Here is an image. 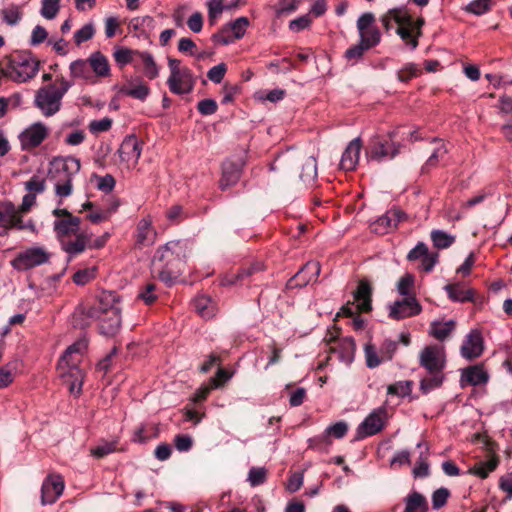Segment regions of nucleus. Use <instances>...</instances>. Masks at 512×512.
Here are the masks:
<instances>
[{
    "label": "nucleus",
    "mask_w": 512,
    "mask_h": 512,
    "mask_svg": "<svg viewBox=\"0 0 512 512\" xmlns=\"http://www.w3.org/2000/svg\"><path fill=\"white\" fill-rule=\"evenodd\" d=\"M414 286V276L412 274L403 275L397 283V291L403 297L414 296L412 288Z\"/></svg>",
    "instance_id": "obj_49"
},
{
    "label": "nucleus",
    "mask_w": 512,
    "mask_h": 512,
    "mask_svg": "<svg viewBox=\"0 0 512 512\" xmlns=\"http://www.w3.org/2000/svg\"><path fill=\"white\" fill-rule=\"evenodd\" d=\"M112 126V120L108 117L93 120L89 124V129L92 133H100L108 131Z\"/></svg>",
    "instance_id": "obj_64"
},
{
    "label": "nucleus",
    "mask_w": 512,
    "mask_h": 512,
    "mask_svg": "<svg viewBox=\"0 0 512 512\" xmlns=\"http://www.w3.org/2000/svg\"><path fill=\"white\" fill-rule=\"evenodd\" d=\"M47 36L48 33L46 29L41 25H37L32 30L29 43L31 46H37L43 43L47 39Z\"/></svg>",
    "instance_id": "obj_62"
},
{
    "label": "nucleus",
    "mask_w": 512,
    "mask_h": 512,
    "mask_svg": "<svg viewBox=\"0 0 512 512\" xmlns=\"http://www.w3.org/2000/svg\"><path fill=\"white\" fill-rule=\"evenodd\" d=\"M60 9L59 0H42L40 14L48 20L54 19Z\"/></svg>",
    "instance_id": "obj_48"
},
{
    "label": "nucleus",
    "mask_w": 512,
    "mask_h": 512,
    "mask_svg": "<svg viewBox=\"0 0 512 512\" xmlns=\"http://www.w3.org/2000/svg\"><path fill=\"white\" fill-rule=\"evenodd\" d=\"M424 25V19L419 18L416 21L409 15L408 23L400 24L396 33L400 36L412 50L418 46V38L421 36V28Z\"/></svg>",
    "instance_id": "obj_15"
},
{
    "label": "nucleus",
    "mask_w": 512,
    "mask_h": 512,
    "mask_svg": "<svg viewBox=\"0 0 512 512\" xmlns=\"http://www.w3.org/2000/svg\"><path fill=\"white\" fill-rule=\"evenodd\" d=\"M300 180L305 185L314 184L317 178V162L315 157H305L301 163V173L299 175Z\"/></svg>",
    "instance_id": "obj_32"
},
{
    "label": "nucleus",
    "mask_w": 512,
    "mask_h": 512,
    "mask_svg": "<svg viewBox=\"0 0 512 512\" xmlns=\"http://www.w3.org/2000/svg\"><path fill=\"white\" fill-rule=\"evenodd\" d=\"M497 464L498 461L496 458H490L485 462H480L476 464L472 469L469 470V473L484 479L488 477L489 473L496 468Z\"/></svg>",
    "instance_id": "obj_45"
},
{
    "label": "nucleus",
    "mask_w": 512,
    "mask_h": 512,
    "mask_svg": "<svg viewBox=\"0 0 512 512\" xmlns=\"http://www.w3.org/2000/svg\"><path fill=\"white\" fill-rule=\"evenodd\" d=\"M51 254L42 246H32L19 252L11 265L20 271L29 270L49 262Z\"/></svg>",
    "instance_id": "obj_8"
},
{
    "label": "nucleus",
    "mask_w": 512,
    "mask_h": 512,
    "mask_svg": "<svg viewBox=\"0 0 512 512\" xmlns=\"http://www.w3.org/2000/svg\"><path fill=\"white\" fill-rule=\"evenodd\" d=\"M193 440L191 436L185 434H178L174 438V445L180 452H187L191 449Z\"/></svg>",
    "instance_id": "obj_63"
},
{
    "label": "nucleus",
    "mask_w": 512,
    "mask_h": 512,
    "mask_svg": "<svg viewBox=\"0 0 512 512\" xmlns=\"http://www.w3.org/2000/svg\"><path fill=\"white\" fill-rule=\"evenodd\" d=\"M450 496V492L447 488L441 487L437 490H435L432 494V507L435 510L440 509L443 507L448 498Z\"/></svg>",
    "instance_id": "obj_55"
},
{
    "label": "nucleus",
    "mask_w": 512,
    "mask_h": 512,
    "mask_svg": "<svg viewBox=\"0 0 512 512\" xmlns=\"http://www.w3.org/2000/svg\"><path fill=\"white\" fill-rule=\"evenodd\" d=\"M371 294L370 284L364 280L360 281L357 290L354 292V300L359 311L368 312L371 310Z\"/></svg>",
    "instance_id": "obj_29"
},
{
    "label": "nucleus",
    "mask_w": 512,
    "mask_h": 512,
    "mask_svg": "<svg viewBox=\"0 0 512 512\" xmlns=\"http://www.w3.org/2000/svg\"><path fill=\"white\" fill-rule=\"evenodd\" d=\"M87 60L90 70H92L97 77L106 78L111 75L108 58L100 51L91 53Z\"/></svg>",
    "instance_id": "obj_27"
},
{
    "label": "nucleus",
    "mask_w": 512,
    "mask_h": 512,
    "mask_svg": "<svg viewBox=\"0 0 512 512\" xmlns=\"http://www.w3.org/2000/svg\"><path fill=\"white\" fill-rule=\"evenodd\" d=\"M455 322L449 320L446 322H433L431 325V334L438 340H444L454 330Z\"/></svg>",
    "instance_id": "obj_42"
},
{
    "label": "nucleus",
    "mask_w": 512,
    "mask_h": 512,
    "mask_svg": "<svg viewBox=\"0 0 512 512\" xmlns=\"http://www.w3.org/2000/svg\"><path fill=\"white\" fill-rule=\"evenodd\" d=\"M360 41L369 49L378 45L381 40L379 29L374 26L359 33Z\"/></svg>",
    "instance_id": "obj_47"
},
{
    "label": "nucleus",
    "mask_w": 512,
    "mask_h": 512,
    "mask_svg": "<svg viewBox=\"0 0 512 512\" xmlns=\"http://www.w3.org/2000/svg\"><path fill=\"white\" fill-rule=\"evenodd\" d=\"M404 512H428V502L419 492L412 491L404 499Z\"/></svg>",
    "instance_id": "obj_31"
},
{
    "label": "nucleus",
    "mask_w": 512,
    "mask_h": 512,
    "mask_svg": "<svg viewBox=\"0 0 512 512\" xmlns=\"http://www.w3.org/2000/svg\"><path fill=\"white\" fill-rule=\"evenodd\" d=\"M449 299L454 302H467L473 298V292L461 284H448L444 287Z\"/></svg>",
    "instance_id": "obj_35"
},
{
    "label": "nucleus",
    "mask_w": 512,
    "mask_h": 512,
    "mask_svg": "<svg viewBox=\"0 0 512 512\" xmlns=\"http://www.w3.org/2000/svg\"><path fill=\"white\" fill-rule=\"evenodd\" d=\"M387 418L388 413L385 407L374 409L357 427V439L373 436L382 431Z\"/></svg>",
    "instance_id": "obj_11"
},
{
    "label": "nucleus",
    "mask_w": 512,
    "mask_h": 512,
    "mask_svg": "<svg viewBox=\"0 0 512 512\" xmlns=\"http://www.w3.org/2000/svg\"><path fill=\"white\" fill-rule=\"evenodd\" d=\"M365 357H366V364L369 368H376L383 361H386L385 359H383V355H381V354H380V356L377 355L374 347L371 345H366Z\"/></svg>",
    "instance_id": "obj_57"
},
{
    "label": "nucleus",
    "mask_w": 512,
    "mask_h": 512,
    "mask_svg": "<svg viewBox=\"0 0 512 512\" xmlns=\"http://www.w3.org/2000/svg\"><path fill=\"white\" fill-rule=\"evenodd\" d=\"M64 490V482H43L41 502L43 505L54 503Z\"/></svg>",
    "instance_id": "obj_30"
},
{
    "label": "nucleus",
    "mask_w": 512,
    "mask_h": 512,
    "mask_svg": "<svg viewBox=\"0 0 512 512\" xmlns=\"http://www.w3.org/2000/svg\"><path fill=\"white\" fill-rule=\"evenodd\" d=\"M94 34V25L92 23H87L74 33V41L77 45H80L90 40L94 36Z\"/></svg>",
    "instance_id": "obj_52"
},
{
    "label": "nucleus",
    "mask_w": 512,
    "mask_h": 512,
    "mask_svg": "<svg viewBox=\"0 0 512 512\" xmlns=\"http://www.w3.org/2000/svg\"><path fill=\"white\" fill-rule=\"evenodd\" d=\"M45 188V180L39 176H33L29 181L25 182V189L35 195L44 192Z\"/></svg>",
    "instance_id": "obj_59"
},
{
    "label": "nucleus",
    "mask_w": 512,
    "mask_h": 512,
    "mask_svg": "<svg viewBox=\"0 0 512 512\" xmlns=\"http://www.w3.org/2000/svg\"><path fill=\"white\" fill-rule=\"evenodd\" d=\"M80 160L72 157H54L48 168V177L54 183L55 194L66 198L73 191V177L80 171Z\"/></svg>",
    "instance_id": "obj_4"
},
{
    "label": "nucleus",
    "mask_w": 512,
    "mask_h": 512,
    "mask_svg": "<svg viewBox=\"0 0 512 512\" xmlns=\"http://www.w3.org/2000/svg\"><path fill=\"white\" fill-rule=\"evenodd\" d=\"M433 142H437V146L435 147L433 153L430 155L425 165L423 166V170H428L430 168L437 166L439 161L443 159V157L447 154L448 150L444 143L437 140L436 138L433 139Z\"/></svg>",
    "instance_id": "obj_44"
},
{
    "label": "nucleus",
    "mask_w": 512,
    "mask_h": 512,
    "mask_svg": "<svg viewBox=\"0 0 512 512\" xmlns=\"http://www.w3.org/2000/svg\"><path fill=\"white\" fill-rule=\"evenodd\" d=\"M141 152V142L135 135L126 136L118 149L121 162L124 163L128 169L136 166Z\"/></svg>",
    "instance_id": "obj_13"
},
{
    "label": "nucleus",
    "mask_w": 512,
    "mask_h": 512,
    "mask_svg": "<svg viewBox=\"0 0 512 512\" xmlns=\"http://www.w3.org/2000/svg\"><path fill=\"white\" fill-rule=\"evenodd\" d=\"M411 381H398L387 388L388 394L404 397L411 392Z\"/></svg>",
    "instance_id": "obj_54"
},
{
    "label": "nucleus",
    "mask_w": 512,
    "mask_h": 512,
    "mask_svg": "<svg viewBox=\"0 0 512 512\" xmlns=\"http://www.w3.org/2000/svg\"><path fill=\"white\" fill-rule=\"evenodd\" d=\"M431 241L437 249L449 248L455 242V236L443 230L435 229L430 234Z\"/></svg>",
    "instance_id": "obj_38"
},
{
    "label": "nucleus",
    "mask_w": 512,
    "mask_h": 512,
    "mask_svg": "<svg viewBox=\"0 0 512 512\" xmlns=\"http://www.w3.org/2000/svg\"><path fill=\"white\" fill-rule=\"evenodd\" d=\"M96 187L105 193L111 192L115 187V179L112 175L106 174L104 176H95Z\"/></svg>",
    "instance_id": "obj_58"
},
{
    "label": "nucleus",
    "mask_w": 512,
    "mask_h": 512,
    "mask_svg": "<svg viewBox=\"0 0 512 512\" xmlns=\"http://www.w3.org/2000/svg\"><path fill=\"white\" fill-rule=\"evenodd\" d=\"M419 365L426 370L427 376L420 381V390L427 394L439 388L445 377L446 353L443 346L428 345L419 353Z\"/></svg>",
    "instance_id": "obj_2"
},
{
    "label": "nucleus",
    "mask_w": 512,
    "mask_h": 512,
    "mask_svg": "<svg viewBox=\"0 0 512 512\" xmlns=\"http://www.w3.org/2000/svg\"><path fill=\"white\" fill-rule=\"evenodd\" d=\"M122 92L127 96L144 101L150 93V88L142 81H139L137 84L131 82L129 87L124 88Z\"/></svg>",
    "instance_id": "obj_41"
},
{
    "label": "nucleus",
    "mask_w": 512,
    "mask_h": 512,
    "mask_svg": "<svg viewBox=\"0 0 512 512\" xmlns=\"http://www.w3.org/2000/svg\"><path fill=\"white\" fill-rule=\"evenodd\" d=\"M484 350L483 337L479 330H471L465 337L461 348V356L472 360L482 355Z\"/></svg>",
    "instance_id": "obj_17"
},
{
    "label": "nucleus",
    "mask_w": 512,
    "mask_h": 512,
    "mask_svg": "<svg viewBox=\"0 0 512 512\" xmlns=\"http://www.w3.org/2000/svg\"><path fill=\"white\" fill-rule=\"evenodd\" d=\"M48 136L47 127L37 122L25 129L19 136L21 146L24 150L32 149L39 146Z\"/></svg>",
    "instance_id": "obj_16"
},
{
    "label": "nucleus",
    "mask_w": 512,
    "mask_h": 512,
    "mask_svg": "<svg viewBox=\"0 0 512 512\" xmlns=\"http://www.w3.org/2000/svg\"><path fill=\"white\" fill-rule=\"evenodd\" d=\"M361 150V140L359 138L353 139L342 154L340 167L345 171H352L355 169L359 161Z\"/></svg>",
    "instance_id": "obj_24"
},
{
    "label": "nucleus",
    "mask_w": 512,
    "mask_h": 512,
    "mask_svg": "<svg viewBox=\"0 0 512 512\" xmlns=\"http://www.w3.org/2000/svg\"><path fill=\"white\" fill-rule=\"evenodd\" d=\"M195 311L203 318H211L216 313L214 302L205 295H200L193 300Z\"/></svg>",
    "instance_id": "obj_34"
},
{
    "label": "nucleus",
    "mask_w": 512,
    "mask_h": 512,
    "mask_svg": "<svg viewBox=\"0 0 512 512\" xmlns=\"http://www.w3.org/2000/svg\"><path fill=\"white\" fill-rule=\"evenodd\" d=\"M118 445L117 440L106 441L101 440L95 447L90 449L91 456L97 459L106 457L107 455L116 451Z\"/></svg>",
    "instance_id": "obj_40"
},
{
    "label": "nucleus",
    "mask_w": 512,
    "mask_h": 512,
    "mask_svg": "<svg viewBox=\"0 0 512 512\" xmlns=\"http://www.w3.org/2000/svg\"><path fill=\"white\" fill-rule=\"evenodd\" d=\"M404 216L401 210L391 209L371 224V230L379 235L386 234L396 228Z\"/></svg>",
    "instance_id": "obj_21"
},
{
    "label": "nucleus",
    "mask_w": 512,
    "mask_h": 512,
    "mask_svg": "<svg viewBox=\"0 0 512 512\" xmlns=\"http://www.w3.org/2000/svg\"><path fill=\"white\" fill-rule=\"evenodd\" d=\"M52 214L55 217L53 231L59 242L80 231V218L72 215L67 209L57 207Z\"/></svg>",
    "instance_id": "obj_7"
},
{
    "label": "nucleus",
    "mask_w": 512,
    "mask_h": 512,
    "mask_svg": "<svg viewBox=\"0 0 512 512\" xmlns=\"http://www.w3.org/2000/svg\"><path fill=\"white\" fill-rule=\"evenodd\" d=\"M422 307L415 296L404 297L396 300L389 306V317L401 320L420 314Z\"/></svg>",
    "instance_id": "obj_14"
},
{
    "label": "nucleus",
    "mask_w": 512,
    "mask_h": 512,
    "mask_svg": "<svg viewBox=\"0 0 512 512\" xmlns=\"http://www.w3.org/2000/svg\"><path fill=\"white\" fill-rule=\"evenodd\" d=\"M132 54V50L128 48L119 47L115 49L113 56L116 63L122 67L129 64L132 61Z\"/></svg>",
    "instance_id": "obj_60"
},
{
    "label": "nucleus",
    "mask_w": 512,
    "mask_h": 512,
    "mask_svg": "<svg viewBox=\"0 0 512 512\" xmlns=\"http://www.w3.org/2000/svg\"><path fill=\"white\" fill-rule=\"evenodd\" d=\"M312 19L309 14L302 15L289 22V29L293 32H300L310 26Z\"/></svg>",
    "instance_id": "obj_61"
},
{
    "label": "nucleus",
    "mask_w": 512,
    "mask_h": 512,
    "mask_svg": "<svg viewBox=\"0 0 512 512\" xmlns=\"http://www.w3.org/2000/svg\"><path fill=\"white\" fill-rule=\"evenodd\" d=\"M16 210L12 203L4 204L0 209V226L11 229Z\"/></svg>",
    "instance_id": "obj_50"
},
{
    "label": "nucleus",
    "mask_w": 512,
    "mask_h": 512,
    "mask_svg": "<svg viewBox=\"0 0 512 512\" xmlns=\"http://www.w3.org/2000/svg\"><path fill=\"white\" fill-rule=\"evenodd\" d=\"M489 375L481 365L470 366L462 371V385L478 386L488 382Z\"/></svg>",
    "instance_id": "obj_26"
},
{
    "label": "nucleus",
    "mask_w": 512,
    "mask_h": 512,
    "mask_svg": "<svg viewBox=\"0 0 512 512\" xmlns=\"http://www.w3.org/2000/svg\"><path fill=\"white\" fill-rule=\"evenodd\" d=\"M264 269V265L260 262H256L249 267L243 268L239 273L233 274L230 277H225L222 280L223 285H233L244 280V278L252 276L253 274L260 272Z\"/></svg>",
    "instance_id": "obj_36"
},
{
    "label": "nucleus",
    "mask_w": 512,
    "mask_h": 512,
    "mask_svg": "<svg viewBox=\"0 0 512 512\" xmlns=\"http://www.w3.org/2000/svg\"><path fill=\"white\" fill-rule=\"evenodd\" d=\"M39 63L29 56H19L12 59L6 68V75L13 81L23 83L37 74Z\"/></svg>",
    "instance_id": "obj_9"
},
{
    "label": "nucleus",
    "mask_w": 512,
    "mask_h": 512,
    "mask_svg": "<svg viewBox=\"0 0 512 512\" xmlns=\"http://www.w3.org/2000/svg\"><path fill=\"white\" fill-rule=\"evenodd\" d=\"M249 26L247 17H239L235 21L225 25L218 33L213 35V40L222 45L233 43L241 39Z\"/></svg>",
    "instance_id": "obj_12"
},
{
    "label": "nucleus",
    "mask_w": 512,
    "mask_h": 512,
    "mask_svg": "<svg viewBox=\"0 0 512 512\" xmlns=\"http://www.w3.org/2000/svg\"><path fill=\"white\" fill-rule=\"evenodd\" d=\"M156 236L157 233L152 225V219L150 216L139 220L135 233V246L137 248L142 249L153 245L156 240Z\"/></svg>",
    "instance_id": "obj_20"
},
{
    "label": "nucleus",
    "mask_w": 512,
    "mask_h": 512,
    "mask_svg": "<svg viewBox=\"0 0 512 512\" xmlns=\"http://www.w3.org/2000/svg\"><path fill=\"white\" fill-rule=\"evenodd\" d=\"M348 431V425L344 421H339L329 427L326 428L325 434L326 436H332L336 439L343 438Z\"/></svg>",
    "instance_id": "obj_56"
},
{
    "label": "nucleus",
    "mask_w": 512,
    "mask_h": 512,
    "mask_svg": "<svg viewBox=\"0 0 512 512\" xmlns=\"http://www.w3.org/2000/svg\"><path fill=\"white\" fill-rule=\"evenodd\" d=\"M170 75L167 79L169 90L173 94L182 95L190 93L195 85V79L188 67H182L181 61L168 58Z\"/></svg>",
    "instance_id": "obj_6"
},
{
    "label": "nucleus",
    "mask_w": 512,
    "mask_h": 512,
    "mask_svg": "<svg viewBox=\"0 0 512 512\" xmlns=\"http://www.w3.org/2000/svg\"><path fill=\"white\" fill-rule=\"evenodd\" d=\"M95 275H96L95 267L80 269L73 275V281L77 285H85L88 282H90L92 279H94Z\"/></svg>",
    "instance_id": "obj_53"
},
{
    "label": "nucleus",
    "mask_w": 512,
    "mask_h": 512,
    "mask_svg": "<svg viewBox=\"0 0 512 512\" xmlns=\"http://www.w3.org/2000/svg\"><path fill=\"white\" fill-rule=\"evenodd\" d=\"M492 0H473L465 10L474 15H483L491 9Z\"/></svg>",
    "instance_id": "obj_51"
},
{
    "label": "nucleus",
    "mask_w": 512,
    "mask_h": 512,
    "mask_svg": "<svg viewBox=\"0 0 512 512\" xmlns=\"http://www.w3.org/2000/svg\"><path fill=\"white\" fill-rule=\"evenodd\" d=\"M71 76L74 78H81L85 80H90L92 75L90 73V66L88 60H76L73 61L70 66Z\"/></svg>",
    "instance_id": "obj_39"
},
{
    "label": "nucleus",
    "mask_w": 512,
    "mask_h": 512,
    "mask_svg": "<svg viewBox=\"0 0 512 512\" xmlns=\"http://www.w3.org/2000/svg\"><path fill=\"white\" fill-rule=\"evenodd\" d=\"M120 306L115 294L104 292L97 304L88 311V316L99 322L101 334L106 336L115 335L121 325Z\"/></svg>",
    "instance_id": "obj_3"
},
{
    "label": "nucleus",
    "mask_w": 512,
    "mask_h": 512,
    "mask_svg": "<svg viewBox=\"0 0 512 512\" xmlns=\"http://www.w3.org/2000/svg\"><path fill=\"white\" fill-rule=\"evenodd\" d=\"M73 83L63 76L48 85L40 87L34 96V106L40 110L44 117L57 114L62 106V99Z\"/></svg>",
    "instance_id": "obj_5"
},
{
    "label": "nucleus",
    "mask_w": 512,
    "mask_h": 512,
    "mask_svg": "<svg viewBox=\"0 0 512 512\" xmlns=\"http://www.w3.org/2000/svg\"><path fill=\"white\" fill-rule=\"evenodd\" d=\"M74 236V239L67 237L59 242L61 249L68 254L69 259L84 252L90 241V234L87 231H79Z\"/></svg>",
    "instance_id": "obj_22"
},
{
    "label": "nucleus",
    "mask_w": 512,
    "mask_h": 512,
    "mask_svg": "<svg viewBox=\"0 0 512 512\" xmlns=\"http://www.w3.org/2000/svg\"><path fill=\"white\" fill-rule=\"evenodd\" d=\"M86 349L87 342L85 340H79L70 345L58 362V370H64L70 367L72 361H76V365H78L79 358Z\"/></svg>",
    "instance_id": "obj_25"
},
{
    "label": "nucleus",
    "mask_w": 512,
    "mask_h": 512,
    "mask_svg": "<svg viewBox=\"0 0 512 512\" xmlns=\"http://www.w3.org/2000/svg\"><path fill=\"white\" fill-rule=\"evenodd\" d=\"M395 137L394 131L389 133V139L374 136L370 141L367 157L378 162L393 159L399 152V145L393 141Z\"/></svg>",
    "instance_id": "obj_10"
},
{
    "label": "nucleus",
    "mask_w": 512,
    "mask_h": 512,
    "mask_svg": "<svg viewBox=\"0 0 512 512\" xmlns=\"http://www.w3.org/2000/svg\"><path fill=\"white\" fill-rule=\"evenodd\" d=\"M329 342H332L330 345L331 352L337 356L341 362L346 365H350L353 362L356 345L352 337H344L335 340L330 339Z\"/></svg>",
    "instance_id": "obj_19"
},
{
    "label": "nucleus",
    "mask_w": 512,
    "mask_h": 512,
    "mask_svg": "<svg viewBox=\"0 0 512 512\" xmlns=\"http://www.w3.org/2000/svg\"><path fill=\"white\" fill-rule=\"evenodd\" d=\"M3 21L9 26L17 25L23 16L21 8L17 5H11L4 8L1 12Z\"/></svg>",
    "instance_id": "obj_46"
},
{
    "label": "nucleus",
    "mask_w": 512,
    "mask_h": 512,
    "mask_svg": "<svg viewBox=\"0 0 512 512\" xmlns=\"http://www.w3.org/2000/svg\"><path fill=\"white\" fill-rule=\"evenodd\" d=\"M380 21L384 28L389 31L393 28V23L398 26L403 23H408L409 13L405 7L392 8L381 16Z\"/></svg>",
    "instance_id": "obj_28"
},
{
    "label": "nucleus",
    "mask_w": 512,
    "mask_h": 512,
    "mask_svg": "<svg viewBox=\"0 0 512 512\" xmlns=\"http://www.w3.org/2000/svg\"><path fill=\"white\" fill-rule=\"evenodd\" d=\"M59 375L64 379V381L68 384L70 393L74 395H79L82 391L84 373L83 371L76 365V361H72L70 367H67L64 370H58Z\"/></svg>",
    "instance_id": "obj_23"
},
{
    "label": "nucleus",
    "mask_w": 512,
    "mask_h": 512,
    "mask_svg": "<svg viewBox=\"0 0 512 512\" xmlns=\"http://www.w3.org/2000/svg\"><path fill=\"white\" fill-rule=\"evenodd\" d=\"M191 253L190 243L186 240H174L157 249L152 260L153 272L168 285L174 282L183 271Z\"/></svg>",
    "instance_id": "obj_1"
},
{
    "label": "nucleus",
    "mask_w": 512,
    "mask_h": 512,
    "mask_svg": "<svg viewBox=\"0 0 512 512\" xmlns=\"http://www.w3.org/2000/svg\"><path fill=\"white\" fill-rule=\"evenodd\" d=\"M140 58L143 62L144 74L150 80L155 79L159 75V67L156 64L153 56L148 52L140 53Z\"/></svg>",
    "instance_id": "obj_43"
},
{
    "label": "nucleus",
    "mask_w": 512,
    "mask_h": 512,
    "mask_svg": "<svg viewBox=\"0 0 512 512\" xmlns=\"http://www.w3.org/2000/svg\"><path fill=\"white\" fill-rule=\"evenodd\" d=\"M158 427L155 424H141L133 433L132 440L136 443H146L158 436Z\"/></svg>",
    "instance_id": "obj_37"
},
{
    "label": "nucleus",
    "mask_w": 512,
    "mask_h": 512,
    "mask_svg": "<svg viewBox=\"0 0 512 512\" xmlns=\"http://www.w3.org/2000/svg\"><path fill=\"white\" fill-rule=\"evenodd\" d=\"M244 164L245 162L241 158L235 160L228 159L223 163L222 177L220 179V188L222 190H226L238 182Z\"/></svg>",
    "instance_id": "obj_18"
},
{
    "label": "nucleus",
    "mask_w": 512,
    "mask_h": 512,
    "mask_svg": "<svg viewBox=\"0 0 512 512\" xmlns=\"http://www.w3.org/2000/svg\"><path fill=\"white\" fill-rule=\"evenodd\" d=\"M320 273V264L319 262H308L306 263L301 270L295 275V278L298 279L299 282L297 285H307L312 281H316L318 275Z\"/></svg>",
    "instance_id": "obj_33"
}]
</instances>
